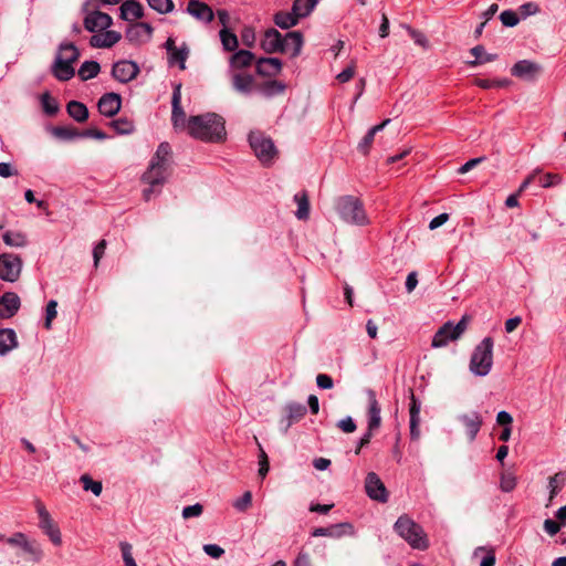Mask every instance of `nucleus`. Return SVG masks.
<instances>
[{"instance_id": "obj_60", "label": "nucleus", "mask_w": 566, "mask_h": 566, "mask_svg": "<svg viewBox=\"0 0 566 566\" xmlns=\"http://www.w3.org/2000/svg\"><path fill=\"white\" fill-rule=\"evenodd\" d=\"M0 539L11 546L22 547L23 542H25L27 539V536L23 533L18 532L14 533L11 537H4L3 535H0Z\"/></svg>"}, {"instance_id": "obj_38", "label": "nucleus", "mask_w": 566, "mask_h": 566, "mask_svg": "<svg viewBox=\"0 0 566 566\" xmlns=\"http://www.w3.org/2000/svg\"><path fill=\"white\" fill-rule=\"evenodd\" d=\"M254 55L252 52L247 50H240L231 56L230 64L234 69H242L249 66L252 63Z\"/></svg>"}, {"instance_id": "obj_63", "label": "nucleus", "mask_w": 566, "mask_h": 566, "mask_svg": "<svg viewBox=\"0 0 566 566\" xmlns=\"http://www.w3.org/2000/svg\"><path fill=\"white\" fill-rule=\"evenodd\" d=\"M203 552L212 558H220L223 555L224 549L217 544H206L203 546Z\"/></svg>"}, {"instance_id": "obj_25", "label": "nucleus", "mask_w": 566, "mask_h": 566, "mask_svg": "<svg viewBox=\"0 0 566 566\" xmlns=\"http://www.w3.org/2000/svg\"><path fill=\"white\" fill-rule=\"evenodd\" d=\"M368 396V427L370 430H376L380 427L381 417H380V405L377 401L376 394L374 390H367Z\"/></svg>"}, {"instance_id": "obj_59", "label": "nucleus", "mask_w": 566, "mask_h": 566, "mask_svg": "<svg viewBox=\"0 0 566 566\" xmlns=\"http://www.w3.org/2000/svg\"><path fill=\"white\" fill-rule=\"evenodd\" d=\"M56 307H57V302L54 301V300H51L48 304H46V315H45V323H44V326L45 328L50 329L51 328V322L56 317Z\"/></svg>"}, {"instance_id": "obj_36", "label": "nucleus", "mask_w": 566, "mask_h": 566, "mask_svg": "<svg viewBox=\"0 0 566 566\" xmlns=\"http://www.w3.org/2000/svg\"><path fill=\"white\" fill-rule=\"evenodd\" d=\"M255 92L264 97H272L283 92V84L277 81H265L261 84H256Z\"/></svg>"}, {"instance_id": "obj_7", "label": "nucleus", "mask_w": 566, "mask_h": 566, "mask_svg": "<svg viewBox=\"0 0 566 566\" xmlns=\"http://www.w3.org/2000/svg\"><path fill=\"white\" fill-rule=\"evenodd\" d=\"M469 317L467 315L457 323L448 321L433 335L431 346L434 348L444 347L451 340L459 339L468 328Z\"/></svg>"}, {"instance_id": "obj_58", "label": "nucleus", "mask_w": 566, "mask_h": 566, "mask_svg": "<svg viewBox=\"0 0 566 566\" xmlns=\"http://www.w3.org/2000/svg\"><path fill=\"white\" fill-rule=\"evenodd\" d=\"M27 554L33 556L35 560H40L42 556V551L35 543L29 542L28 538L23 542L21 547Z\"/></svg>"}, {"instance_id": "obj_53", "label": "nucleus", "mask_w": 566, "mask_h": 566, "mask_svg": "<svg viewBox=\"0 0 566 566\" xmlns=\"http://www.w3.org/2000/svg\"><path fill=\"white\" fill-rule=\"evenodd\" d=\"M252 504V493L247 491L241 497L234 501L233 506L239 512H245Z\"/></svg>"}, {"instance_id": "obj_5", "label": "nucleus", "mask_w": 566, "mask_h": 566, "mask_svg": "<svg viewBox=\"0 0 566 566\" xmlns=\"http://www.w3.org/2000/svg\"><path fill=\"white\" fill-rule=\"evenodd\" d=\"M493 346L492 337H485L474 348L470 359V370L480 377L486 376L493 365Z\"/></svg>"}, {"instance_id": "obj_55", "label": "nucleus", "mask_w": 566, "mask_h": 566, "mask_svg": "<svg viewBox=\"0 0 566 566\" xmlns=\"http://www.w3.org/2000/svg\"><path fill=\"white\" fill-rule=\"evenodd\" d=\"M405 28L417 45H420L422 48L428 46V44H429L428 39L426 38V35L422 32L411 28L410 25H405Z\"/></svg>"}, {"instance_id": "obj_47", "label": "nucleus", "mask_w": 566, "mask_h": 566, "mask_svg": "<svg viewBox=\"0 0 566 566\" xmlns=\"http://www.w3.org/2000/svg\"><path fill=\"white\" fill-rule=\"evenodd\" d=\"M111 126L120 135H128L135 130L133 120L128 119L127 117L114 119L111 123Z\"/></svg>"}, {"instance_id": "obj_49", "label": "nucleus", "mask_w": 566, "mask_h": 566, "mask_svg": "<svg viewBox=\"0 0 566 566\" xmlns=\"http://www.w3.org/2000/svg\"><path fill=\"white\" fill-rule=\"evenodd\" d=\"M148 6L158 13L166 14L174 10L172 0H147Z\"/></svg>"}, {"instance_id": "obj_39", "label": "nucleus", "mask_w": 566, "mask_h": 566, "mask_svg": "<svg viewBox=\"0 0 566 566\" xmlns=\"http://www.w3.org/2000/svg\"><path fill=\"white\" fill-rule=\"evenodd\" d=\"M566 484V472L559 471L549 478V500H553Z\"/></svg>"}, {"instance_id": "obj_3", "label": "nucleus", "mask_w": 566, "mask_h": 566, "mask_svg": "<svg viewBox=\"0 0 566 566\" xmlns=\"http://www.w3.org/2000/svg\"><path fill=\"white\" fill-rule=\"evenodd\" d=\"M335 209L339 218L349 224L364 227L369 223L363 201L355 196L345 195L335 200Z\"/></svg>"}, {"instance_id": "obj_41", "label": "nucleus", "mask_w": 566, "mask_h": 566, "mask_svg": "<svg viewBox=\"0 0 566 566\" xmlns=\"http://www.w3.org/2000/svg\"><path fill=\"white\" fill-rule=\"evenodd\" d=\"M286 409H287V419H289L287 426H291L292 423L300 421L301 419H303L305 417V415L307 412L306 407L298 402H290L287 405Z\"/></svg>"}, {"instance_id": "obj_46", "label": "nucleus", "mask_w": 566, "mask_h": 566, "mask_svg": "<svg viewBox=\"0 0 566 566\" xmlns=\"http://www.w3.org/2000/svg\"><path fill=\"white\" fill-rule=\"evenodd\" d=\"M484 553L480 566H494L496 562L495 549L493 547L479 546L474 549L473 555Z\"/></svg>"}, {"instance_id": "obj_15", "label": "nucleus", "mask_w": 566, "mask_h": 566, "mask_svg": "<svg viewBox=\"0 0 566 566\" xmlns=\"http://www.w3.org/2000/svg\"><path fill=\"white\" fill-rule=\"evenodd\" d=\"M113 20L109 14L101 11H93L84 18V28L88 32L96 33L109 28Z\"/></svg>"}, {"instance_id": "obj_29", "label": "nucleus", "mask_w": 566, "mask_h": 566, "mask_svg": "<svg viewBox=\"0 0 566 566\" xmlns=\"http://www.w3.org/2000/svg\"><path fill=\"white\" fill-rule=\"evenodd\" d=\"M144 15L143 6L136 0H126L120 6V18L126 21L137 20Z\"/></svg>"}, {"instance_id": "obj_18", "label": "nucleus", "mask_w": 566, "mask_h": 566, "mask_svg": "<svg viewBox=\"0 0 566 566\" xmlns=\"http://www.w3.org/2000/svg\"><path fill=\"white\" fill-rule=\"evenodd\" d=\"M153 27L147 22H137L130 25L126 31V39L129 42H147L151 39Z\"/></svg>"}, {"instance_id": "obj_32", "label": "nucleus", "mask_w": 566, "mask_h": 566, "mask_svg": "<svg viewBox=\"0 0 566 566\" xmlns=\"http://www.w3.org/2000/svg\"><path fill=\"white\" fill-rule=\"evenodd\" d=\"M390 122V119H386L384 120L382 123L378 124V125H375L374 127H371L367 133L366 135L363 137V139L360 140V143L358 144V150L363 154V155H367L370 150V147L374 143V138H375V135L382 130L384 127Z\"/></svg>"}, {"instance_id": "obj_20", "label": "nucleus", "mask_w": 566, "mask_h": 566, "mask_svg": "<svg viewBox=\"0 0 566 566\" xmlns=\"http://www.w3.org/2000/svg\"><path fill=\"white\" fill-rule=\"evenodd\" d=\"M459 420L464 426L468 438L474 441L483 423L482 417L478 411L461 415Z\"/></svg>"}, {"instance_id": "obj_28", "label": "nucleus", "mask_w": 566, "mask_h": 566, "mask_svg": "<svg viewBox=\"0 0 566 566\" xmlns=\"http://www.w3.org/2000/svg\"><path fill=\"white\" fill-rule=\"evenodd\" d=\"M261 46L268 53L283 51V38L281 33L275 29L268 30L264 33Z\"/></svg>"}, {"instance_id": "obj_26", "label": "nucleus", "mask_w": 566, "mask_h": 566, "mask_svg": "<svg viewBox=\"0 0 566 566\" xmlns=\"http://www.w3.org/2000/svg\"><path fill=\"white\" fill-rule=\"evenodd\" d=\"M171 165V147L168 143H160L154 157L150 160L149 167H161L163 169H170Z\"/></svg>"}, {"instance_id": "obj_54", "label": "nucleus", "mask_w": 566, "mask_h": 566, "mask_svg": "<svg viewBox=\"0 0 566 566\" xmlns=\"http://www.w3.org/2000/svg\"><path fill=\"white\" fill-rule=\"evenodd\" d=\"M516 486V479L511 473H503L501 475L500 488L503 492H511Z\"/></svg>"}, {"instance_id": "obj_1", "label": "nucleus", "mask_w": 566, "mask_h": 566, "mask_svg": "<svg viewBox=\"0 0 566 566\" xmlns=\"http://www.w3.org/2000/svg\"><path fill=\"white\" fill-rule=\"evenodd\" d=\"M187 129L190 136L203 142H220L226 135L223 118L214 113L191 116Z\"/></svg>"}, {"instance_id": "obj_34", "label": "nucleus", "mask_w": 566, "mask_h": 566, "mask_svg": "<svg viewBox=\"0 0 566 566\" xmlns=\"http://www.w3.org/2000/svg\"><path fill=\"white\" fill-rule=\"evenodd\" d=\"M233 87L243 94H249L252 91H255L256 84L254 83V78L251 75L247 74H235L232 80Z\"/></svg>"}, {"instance_id": "obj_64", "label": "nucleus", "mask_w": 566, "mask_h": 566, "mask_svg": "<svg viewBox=\"0 0 566 566\" xmlns=\"http://www.w3.org/2000/svg\"><path fill=\"white\" fill-rule=\"evenodd\" d=\"M337 427H338L342 431H344V432H346V433H352V432H354V431L356 430V428H357V427H356V423H355V421L353 420V418H352V417H346V418H344V419L339 420V421H338V423H337Z\"/></svg>"}, {"instance_id": "obj_4", "label": "nucleus", "mask_w": 566, "mask_h": 566, "mask_svg": "<svg viewBox=\"0 0 566 566\" xmlns=\"http://www.w3.org/2000/svg\"><path fill=\"white\" fill-rule=\"evenodd\" d=\"M394 530L412 548L426 551L429 547V541L422 526L416 523L407 514H403L398 517L394 525Z\"/></svg>"}, {"instance_id": "obj_12", "label": "nucleus", "mask_w": 566, "mask_h": 566, "mask_svg": "<svg viewBox=\"0 0 566 566\" xmlns=\"http://www.w3.org/2000/svg\"><path fill=\"white\" fill-rule=\"evenodd\" d=\"M365 490L367 495L375 501L386 503L388 501V492L375 472H369L365 479Z\"/></svg>"}, {"instance_id": "obj_50", "label": "nucleus", "mask_w": 566, "mask_h": 566, "mask_svg": "<svg viewBox=\"0 0 566 566\" xmlns=\"http://www.w3.org/2000/svg\"><path fill=\"white\" fill-rule=\"evenodd\" d=\"M81 482L85 491H91L94 495L98 496L102 493L103 486L99 481H94L87 474L81 476Z\"/></svg>"}, {"instance_id": "obj_8", "label": "nucleus", "mask_w": 566, "mask_h": 566, "mask_svg": "<svg viewBox=\"0 0 566 566\" xmlns=\"http://www.w3.org/2000/svg\"><path fill=\"white\" fill-rule=\"evenodd\" d=\"M35 510L39 516V527L42 532L49 536L50 541L55 545L60 546L62 544V536L59 526L55 524L51 514L44 506V504L40 501H35Z\"/></svg>"}, {"instance_id": "obj_9", "label": "nucleus", "mask_w": 566, "mask_h": 566, "mask_svg": "<svg viewBox=\"0 0 566 566\" xmlns=\"http://www.w3.org/2000/svg\"><path fill=\"white\" fill-rule=\"evenodd\" d=\"M169 175V169H163L161 167H148L144 172L142 179L149 185L148 188L144 189L143 197L146 201H149L151 196L159 192L161 187Z\"/></svg>"}, {"instance_id": "obj_56", "label": "nucleus", "mask_w": 566, "mask_h": 566, "mask_svg": "<svg viewBox=\"0 0 566 566\" xmlns=\"http://www.w3.org/2000/svg\"><path fill=\"white\" fill-rule=\"evenodd\" d=\"M560 181L562 178L559 175L551 172L541 176L538 179V184L543 188L553 187L555 185H558Z\"/></svg>"}, {"instance_id": "obj_43", "label": "nucleus", "mask_w": 566, "mask_h": 566, "mask_svg": "<svg viewBox=\"0 0 566 566\" xmlns=\"http://www.w3.org/2000/svg\"><path fill=\"white\" fill-rule=\"evenodd\" d=\"M2 239L7 245L15 248H22L28 243L27 235L22 232L7 231L3 233Z\"/></svg>"}, {"instance_id": "obj_48", "label": "nucleus", "mask_w": 566, "mask_h": 566, "mask_svg": "<svg viewBox=\"0 0 566 566\" xmlns=\"http://www.w3.org/2000/svg\"><path fill=\"white\" fill-rule=\"evenodd\" d=\"M510 80H489V78H475L474 84L483 90H490L494 87H505L510 84Z\"/></svg>"}, {"instance_id": "obj_62", "label": "nucleus", "mask_w": 566, "mask_h": 566, "mask_svg": "<svg viewBox=\"0 0 566 566\" xmlns=\"http://www.w3.org/2000/svg\"><path fill=\"white\" fill-rule=\"evenodd\" d=\"M202 511H203L202 505L199 503H196L193 505L184 507L182 517L184 518L198 517L202 514Z\"/></svg>"}, {"instance_id": "obj_14", "label": "nucleus", "mask_w": 566, "mask_h": 566, "mask_svg": "<svg viewBox=\"0 0 566 566\" xmlns=\"http://www.w3.org/2000/svg\"><path fill=\"white\" fill-rule=\"evenodd\" d=\"M354 526L348 522L333 524L327 527H316L312 531L311 535L313 537H332V538H340L344 535H353Z\"/></svg>"}, {"instance_id": "obj_27", "label": "nucleus", "mask_w": 566, "mask_h": 566, "mask_svg": "<svg viewBox=\"0 0 566 566\" xmlns=\"http://www.w3.org/2000/svg\"><path fill=\"white\" fill-rule=\"evenodd\" d=\"M293 201L297 206V209L294 212L296 219L300 221H307L311 214V203L307 191L302 190L295 193L293 197Z\"/></svg>"}, {"instance_id": "obj_51", "label": "nucleus", "mask_w": 566, "mask_h": 566, "mask_svg": "<svg viewBox=\"0 0 566 566\" xmlns=\"http://www.w3.org/2000/svg\"><path fill=\"white\" fill-rule=\"evenodd\" d=\"M41 103L44 112L48 115L53 116L59 112L57 102L54 98H52L49 93H44L41 96Z\"/></svg>"}, {"instance_id": "obj_11", "label": "nucleus", "mask_w": 566, "mask_h": 566, "mask_svg": "<svg viewBox=\"0 0 566 566\" xmlns=\"http://www.w3.org/2000/svg\"><path fill=\"white\" fill-rule=\"evenodd\" d=\"M318 0H294L291 12H285V30L296 25L298 20L311 14Z\"/></svg>"}, {"instance_id": "obj_13", "label": "nucleus", "mask_w": 566, "mask_h": 566, "mask_svg": "<svg viewBox=\"0 0 566 566\" xmlns=\"http://www.w3.org/2000/svg\"><path fill=\"white\" fill-rule=\"evenodd\" d=\"M139 74V66L133 61H118L114 63L112 76L120 83H128Z\"/></svg>"}, {"instance_id": "obj_35", "label": "nucleus", "mask_w": 566, "mask_h": 566, "mask_svg": "<svg viewBox=\"0 0 566 566\" xmlns=\"http://www.w3.org/2000/svg\"><path fill=\"white\" fill-rule=\"evenodd\" d=\"M67 114L76 122L83 123L88 118L87 107L77 101H71L66 105Z\"/></svg>"}, {"instance_id": "obj_6", "label": "nucleus", "mask_w": 566, "mask_h": 566, "mask_svg": "<svg viewBox=\"0 0 566 566\" xmlns=\"http://www.w3.org/2000/svg\"><path fill=\"white\" fill-rule=\"evenodd\" d=\"M249 144L254 151L256 158L263 165H270L277 157V149L273 140L265 136L262 132L254 130L249 134Z\"/></svg>"}, {"instance_id": "obj_19", "label": "nucleus", "mask_w": 566, "mask_h": 566, "mask_svg": "<svg viewBox=\"0 0 566 566\" xmlns=\"http://www.w3.org/2000/svg\"><path fill=\"white\" fill-rule=\"evenodd\" d=\"M171 120L176 128L185 127L186 114L181 107V84L175 86L171 97Z\"/></svg>"}, {"instance_id": "obj_23", "label": "nucleus", "mask_w": 566, "mask_h": 566, "mask_svg": "<svg viewBox=\"0 0 566 566\" xmlns=\"http://www.w3.org/2000/svg\"><path fill=\"white\" fill-rule=\"evenodd\" d=\"M420 409L421 402L416 398L412 390H410V437L412 440H417L420 436L419 423H420Z\"/></svg>"}, {"instance_id": "obj_2", "label": "nucleus", "mask_w": 566, "mask_h": 566, "mask_svg": "<svg viewBox=\"0 0 566 566\" xmlns=\"http://www.w3.org/2000/svg\"><path fill=\"white\" fill-rule=\"evenodd\" d=\"M78 57L80 51L74 43H61L54 62L51 65L52 75L61 82L70 81L75 75L73 64L78 60Z\"/></svg>"}, {"instance_id": "obj_31", "label": "nucleus", "mask_w": 566, "mask_h": 566, "mask_svg": "<svg viewBox=\"0 0 566 566\" xmlns=\"http://www.w3.org/2000/svg\"><path fill=\"white\" fill-rule=\"evenodd\" d=\"M304 40L300 31L285 32V53L291 51V56H297L301 53Z\"/></svg>"}, {"instance_id": "obj_61", "label": "nucleus", "mask_w": 566, "mask_h": 566, "mask_svg": "<svg viewBox=\"0 0 566 566\" xmlns=\"http://www.w3.org/2000/svg\"><path fill=\"white\" fill-rule=\"evenodd\" d=\"M260 454H259V475L263 479L269 472V460L265 451L259 446Z\"/></svg>"}, {"instance_id": "obj_33", "label": "nucleus", "mask_w": 566, "mask_h": 566, "mask_svg": "<svg viewBox=\"0 0 566 566\" xmlns=\"http://www.w3.org/2000/svg\"><path fill=\"white\" fill-rule=\"evenodd\" d=\"M18 346L17 335L13 329H0V355H6Z\"/></svg>"}, {"instance_id": "obj_45", "label": "nucleus", "mask_w": 566, "mask_h": 566, "mask_svg": "<svg viewBox=\"0 0 566 566\" xmlns=\"http://www.w3.org/2000/svg\"><path fill=\"white\" fill-rule=\"evenodd\" d=\"M220 40L223 49L229 52L234 51L239 45L237 35L230 32L227 28H223L220 31Z\"/></svg>"}, {"instance_id": "obj_24", "label": "nucleus", "mask_w": 566, "mask_h": 566, "mask_svg": "<svg viewBox=\"0 0 566 566\" xmlns=\"http://www.w3.org/2000/svg\"><path fill=\"white\" fill-rule=\"evenodd\" d=\"M20 308V298L13 292H7L0 297V317H12Z\"/></svg>"}, {"instance_id": "obj_57", "label": "nucleus", "mask_w": 566, "mask_h": 566, "mask_svg": "<svg viewBox=\"0 0 566 566\" xmlns=\"http://www.w3.org/2000/svg\"><path fill=\"white\" fill-rule=\"evenodd\" d=\"M500 20L505 27H515L518 23L517 14L512 10H505L500 14Z\"/></svg>"}, {"instance_id": "obj_42", "label": "nucleus", "mask_w": 566, "mask_h": 566, "mask_svg": "<svg viewBox=\"0 0 566 566\" xmlns=\"http://www.w3.org/2000/svg\"><path fill=\"white\" fill-rule=\"evenodd\" d=\"M50 130L54 137L63 140H72L81 137V132L71 127L53 126Z\"/></svg>"}, {"instance_id": "obj_44", "label": "nucleus", "mask_w": 566, "mask_h": 566, "mask_svg": "<svg viewBox=\"0 0 566 566\" xmlns=\"http://www.w3.org/2000/svg\"><path fill=\"white\" fill-rule=\"evenodd\" d=\"M188 55H189V49L188 46L184 43L180 48H178L177 50H175L169 56H168V62L169 64H176L178 63L179 64V69L180 70H185L186 69V60L188 59Z\"/></svg>"}, {"instance_id": "obj_52", "label": "nucleus", "mask_w": 566, "mask_h": 566, "mask_svg": "<svg viewBox=\"0 0 566 566\" xmlns=\"http://www.w3.org/2000/svg\"><path fill=\"white\" fill-rule=\"evenodd\" d=\"M119 548L122 552V557L124 560L125 566H137L134 557H133V546L128 542H120Z\"/></svg>"}, {"instance_id": "obj_37", "label": "nucleus", "mask_w": 566, "mask_h": 566, "mask_svg": "<svg viewBox=\"0 0 566 566\" xmlns=\"http://www.w3.org/2000/svg\"><path fill=\"white\" fill-rule=\"evenodd\" d=\"M475 60L468 62L470 66H476L497 59L496 54L486 53L483 45H475L470 50Z\"/></svg>"}, {"instance_id": "obj_40", "label": "nucleus", "mask_w": 566, "mask_h": 566, "mask_svg": "<svg viewBox=\"0 0 566 566\" xmlns=\"http://www.w3.org/2000/svg\"><path fill=\"white\" fill-rule=\"evenodd\" d=\"M101 66L96 61H85L78 69V76L82 81L94 78L99 73Z\"/></svg>"}, {"instance_id": "obj_30", "label": "nucleus", "mask_w": 566, "mask_h": 566, "mask_svg": "<svg viewBox=\"0 0 566 566\" xmlns=\"http://www.w3.org/2000/svg\"><path fill=\"white\" fill-rule=\"evenodd\" d=\"M281 61L277 57H262L256 63V72L260 75L273 76L281 71Z\"/></svg>"}, {"instance_id": "obj_17", "label": "nucleus", "mask_w": 566, "mask_h": 566, "mask_svg": "<svg viewBox=\"0 0 566 566\" xmlns=\"http://www.w3.org/2000/svg\"><path fill=\"white\" fill-rule=\"evenodd\" d=\"M120 105L122 98L117 93H106L97 103L99 113L106 117L115 116L119 112Z\"/></svg>"}, {"instance_id": "obj_22", "label": "nucleus", "mask_w": 566, "mask_h": 566, "mask_svg": "<svg viewBox=\"0 0 566 566\" xmlns=\"http://www.w3.org/2000/svg\"><path fill=\"white\" fill-rule=\"evenodd\" d=\"M187 12L199 21L209 23L213 20L212 9L199 0H190L187 6Z\"/></svg>"}, {"instance_id": "obj_10", "label": "nucleus", "mask_w": 566, "mask_h": 566, "mask_svg": "<svg viewBox=\"0 0 566 566\" xmlns=\"http://www.w3.org/2000/svg\"><path fill=\"white\" fill-rule=\"evenodd\" d=\"M22 260L13 253L0 254V279L6 282H15L20 277Z\"/></svg>"}, {"instance_id": "obj_21", "label": "nucleus", "mask_w": 566, "mask_h": 566, "mask_svg": "<svg viewBox=\"0 0 566 566\" xmlns=\"http://www.w3.org/2000/svg\"><path fill=\"white\" fill-rule=\"evenodd\" d=\"M120 39L122 35L119 32L114 30H104V32L99 31L98 33L92 35L90 39V44L93 48L107 49L115 45Z\"/></svg>"}, {"instance_id": "obj_16", "label": "nucleus", "mask_w": 566, "mask_h": 566, "mask_svg": "<svg viewBox=\"0 0 566 566\" xmlns=\"http://www.w3.org/2000/svg\"><path fill=\"white\" fill-rule=\"evenodd\" d=\"M541 71L542 67L539 64L530 60H521L512 66L511 74L523 80H535Z\"/></svg>"}]
</instances>
